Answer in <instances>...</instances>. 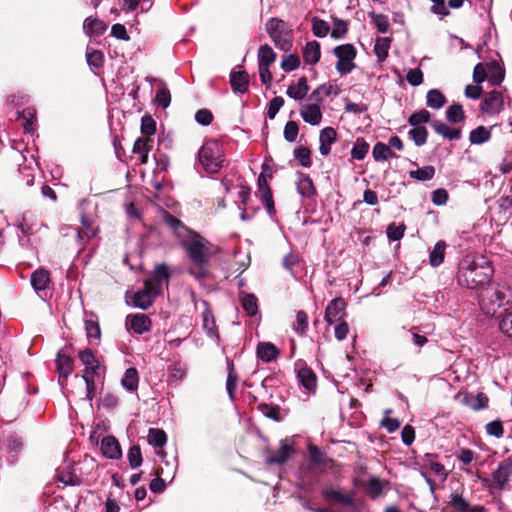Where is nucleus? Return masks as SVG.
<instances>
[{
  "label": "nucleus",
  "mask_w": 512,
  "mask_h": 512,
  "mask_svg": "<svg viewBox=\"0 0 512 512\" xmlns=\"http://www.w3.org/2000/svg\"><path fill=\"white\" fill-rule=\"evenodd\" d=\"M494 274L490 260L480 254H467L458 263L456 280L459 286L478 289L488 284Z\"/></svg>",
  "instance_id": "obj_1"
},
{
  "label": "nucleus",
  "mask_w": 512,
  "mask_h": 512,
  "mask_svg": "<svg viewBox=\"0 0 512 512\" xmlns=\"http://www.w3.org/2000/svg\"><path fill=\"white\" fill-rule=\"evenodd\" d=\"M181 244L190 260L188 273L199 281L207 278L210 272V258L216 254V247L195 232H189Z\"/></svg>",
  "instance_id": "obj_2"
},
{
  "label": "nucleus",
  "mask_w": 512,
  "mask_h": 512,
  "mask_svg": "<svg viewBox=\"0 0 512 512\" xmlns=\"http://www.w3.org/2000/svg\"><path fill=\"white\" fill-rule=\"evenodd\" d=\"M479 304L486 316H494L501 307L512 304V291L506 285L490 286L481 292Z\"/></svg>",
  "instance_id": "obj_3"
},
{
  "label": "nucleus",
  "mask_w": 512,
  "mask_h": 512,
  "mask_svg": "<svg viewBox=\"0 0 512 512\" xmlns=\"http://www.w3.org/2000/svg\"><path fill=\"white\" fill-rule=\"evenodd\" d=\"M224 162L222 145L216 140L206 141L198 152V163L209 174L217 173Z\"/></svg>",
  "instance_id": "obj_4"
},
{
  "label": "nucleus",
  "mask_w": 512,
  "mask_h": 512,
  "mask_svg": "<svg viewBox=\"0 0 512 512\" xmlns=\"http://www.w3.org/2000/svg\"><path fill=\"white\" fill-rule=\"evenodd\" d=\"M265 29L276 48L283 52L291 50L293 30L288 23L280 18L272 17L267 20Z\"/></svg>",
  "instance_id": "obj_5"
},
{
  "label": "nucleus",
  "mask_w": 512,
  "mask_h": 512,
  "mask_svg": "<svg viewBox=\"0 0 512 512\" xmlns=\"http://www.w3.org/2000/svg\"><path fill=\"white\" fill-rule=\"evenodd\" d=\"M334 55L338 61L336 63V70L340 74H348L354 68V59L356 57V49L352 44H343L334 48Z\"/></svg>",
  "instance_id": "obj_6"
},
{
  "label": "nucleus",
  "mask_w": 512,
  "mask_h": 512,
  "mask_svg": "<svg viewBox=\"0 0 512 512\" xmlns=\"http://www.w3.org/2000/svg\"><path fill=\"white\" fill-rule=\"evenodd\" d=\"M170 278V271L166 264H158L155 266L153 274L150 278L145 280L144 286L150 291V293L158 296L164 283H167Z\"/></svg>",
  "instance_id": "obj_7"
},
{
  "label": "nucleus",
  "mask_w": 512,
  "mask_h": 512,
  "mask_svg": "<svg viewBox=\"0 0 512 512\" xmlns=\"http://www.w3.org/2000/svg\"><path fill=\"white\" fill-rule=\"evenodd\" d=\"M294 366L299 384L307 392H314L317 385V378L313 370L309 368L303 360H297Z\"/></svg>",
  "instance_id": "obj_8"
},
{
  "label": "nucleus",
  "mask_w": 512,
  "mask_h": 512,
  "mask_svg": "<svg viewBox=\"0 0 512 512\" xmlns=\"http://www.w3.org/2000/svg\"><path fill=\"white\" fill-rule=\"evenodd\" d=\"M294 454L293 443L285 438L280 441V447L275 451H270L266 456V463L270 465H283Z\"/></svg>",
  "instance_id": "obj_9"
},
{
  "label": "nucleus",
  "mask_w": 512,
  "mask_h": 512,
  "mask_svg": "<svg viewBox=\"0 0 512 512\" xmlns=\"http://www.w3.org/2000/svg\"><path fill=\"white\" fill-rule=\"evenodd\" d=\"M512 476V458L505 459L498 464L497 469L492 473L493 486L504 490Z\"/></svg>",
  "instance_id": "obj_10"
},
{
  "label": "nucleus",
  "mask_w": 512,
  "mask_h": 512,
  "mask_svg": "<svg viewBox=\"0 0 512 512\" xmlns=\"http://www.w3.org/2000/svg\"><path fill=\"white\" fill-rule=\"evenodd\" d=\"M346 302L342 297H336L330 301L325 309L324 319L331 325L339 321L345 315Z\"/></svg>",
  "instance_id": "obj_11"
},
{
  "label": "nucleus",
  "mask_w": 512,
  "mask_h": 512,
  "mask_svg": "<svg viewBox=\"0 0 512 512\" xmlns=\"http://www.w3.org/2000/svg\"><path fill=\"white\" fill-rule=\"evenodd\" d=\"M438 455L433 453H427L421 458V468L427 469L440 478L442 482L446 481L448 472L445 467L438 460Z\"/></svg>",
  "instance_id": "obj_12"
},
{
  "label": "nucleus",
  "mask_w": 512,
  "mask_h": 512,
  "mask_svg": "<svg viewBox=\"0 0 512 512\" xmlns=\"http://www.w3.org/2000/svg\"><path fill=\"white\" fill-rule=\"evenodd\" d=\"M504 99L499 91L489 92L481 103V110L487 114H498L503 109Z\"/></svg>",
  "instance_id": "obj_13"
},
{
  "label": "nucleus",
  "mask_w": 512,
  "mask_h": 512,
  "mask_svg": "<svg viewBox=\"0 0 512 512\" xmlns=\"http://www.w3.org/2000/svg\"><path fill=\"white\" fill-rule=\"evenodd\" d=\"M258 191L257 194L266 208L269 215L275 213L274 201L272 197V192L268 186L267 180L263 174H260L257 181Z\"/></svg>",
  "instance_id": "obj_14"
},
{
  "label": "nucleus",
  "mask_w": 512,
  "mask_h": 512,
  "mask_svg": "<svg viewBox=\"0 0 512 512\" xmlns=\"http://www.w3.org/2000/svg\"><path fill=\"white\" fill-rule=\"evenodd\" d=\"M126 325L136 334H143L151 329V320L146 314H135L127 317Z\"/></svg>",
  "instance_id": "obj_15"
},
{
  "label": "nucleus",
  "mask_w": 512,
  "mask_h": 512,
  "mask_svg": "<svg viewBox=\"0 0 512 512\" xmlns=\"http://www.w3.org/2000/svg\"><path fill=\"white\" fill-rule=\"evenodd\" d=\"M201 304L204 307L202 311V326L205 330L206 334L210 338H218L219 335L216 330L215 318L212 312V309L207 301L202 300Z\"/></svg>",
  "instance_id": "obj_16"
},
{
  "label": "nucleus",
  "mask_w": 512,
  "mask_h": 512,
  "mask_svg": "<svg viewBox=\"0 0 512 512\" xmlns=\"http://www.w3.org/2000/svg\"><path fill=\"white\" fill-rule=\"evenodd\" d=\"M101 452L108 459H119L122 455L120 444L114 436H106L100 445Z\"/></svg>",
  "instance_id": "obj_17"
},
{
  "label": "nucleus",
  "mask_w": 512,
  "mask_h": 512,
  "mask_svg": "<svg viewBox=\"0 0 512 512\" xmlns=\"http://www.w3.org/2000/svg\"><path fill=\"white\" fill-rule=\"evenodd\" d=\"M450 506L456 512H487L482 505L470 506V504L458 493H452L450 496Z\"/></svg>",
  "instance_id": "obj_18"
},
{
  "label": "nucleus",
  "mask_w": 512,
  "mask_h": 512,
  "mask_svg": "<svg viewBox=\"0 0 512 512\" xmlns=\"http://www.w3.org/2000/svg\"><path fill=\"white\" fill-rule=\"evenodd\" d=\"M300 115L306 123L313 126L319 125L322 120V113L318 103L303 105Z\"/></svg>",
  "instance_id": "obj_19"
},
{
  "label": "nucleus",
  "mask_w": 512,
  "mask_h": 512,
  "mask_svg": "<svg viewBox=\"0 0 512 512\" xmlns=\"http://www.w3.org/2000/svg\"><path fill=\"white\" fill-rule=\"evenodd\" d=\"M322 495L328 501H333V502H336V503H340V504H342L343 506H346V507H354L355 506L354 499L352 498V496L343 493L339 489L325 488L322 491Z\"/></svg>",
  "instance_id": "obj_20"
},
{
  "label": "nucleus",
  "mask_w": 512,
  "mask_h": 512,
  "mask_svg": "<svg viewBox=\"0 0 512 512\" xmlns=\"http://www.w3.org/2000/svg\"><path fill=\"white\" fill-rule=\"evenodd\" d=\"M74 359L67 355L63 350L57 353L56 368L60 378H68L73 371Z\"/></svg>",
  "instance_id": "obj_21"
},
{
  "label": "nucleus",
  "mask_w": 512,
  "mask_h": 512,
  "mask_svg": "<svg viewBox=\"0 0 512 512\" xmlns=\"http://www.w3.org/2000/svg\"><path fill=\"white\" fill-rule=\"evenodd\" d=\"M296 182L297 192L306 198H312L316 194L314 183L309 175L299 172Z\"/></svg>",
  "instance_id": "obj_22"
},
{
  "label": "nucleus",
  "mask_w": 512,
  "mask_h": 512,
  "mask_svg": "<svg viewBox=\"0 0 512 512\" xmlns=\"http://www.w3.org/2000/svg\"><path fill=\"white\" fill-rule=\"evenodd\" d=\"M337 133L336 130L332 127H326L320 132L319 141L320 147L319 151L321 155L327 156L331 151V145L336 141Z\"/></svg>",
  "instance_id": "obj_23"
},
{
  "label": "nucleus",
  "mask_w": 512,
  "mask_h": 512,
  "mask_svg": "<svg viewBox=\"0 0 512 512\" xmlns=\"http://www.w3.org/2000/svg\"><path fill=\"white\" fill-rule=\"evenodd\" d=\"M156 296L144 286L143 289L136 291L132 297V305L136 308L146 310L153 304Z\"/></svg>",
  "instance_id": "obj_24"
},
{
  "label": "nucleus",
  "mask_w": 512,
  "mask_h": 512,
  "mask_svg": "<svg viewBox=\"0 0 512 512\" xmlns=\"http://www.w3.org/2000/svg\"><path fill=\"white\" fill-rule=\"evenodd\" d=\"M30 282L33 289L37 293L44 291L48 287V284L50 283L49 271L43 268L35 270L31 274Z\"/></svg>",
  "instance_id": "obj_25"
},
{
  "label": "nucleus",
  "mask_w": 512,
  "mask_h": 512,
  "mask_svg": "<svg viewBox=\"0 0 512 512\" xmlns=\"http://www.w3.org/2000/svg\"><path fill=\"white\" fill-rule=\"evenodd\" d=\"M80 361L85 366L84 373L94 376L99 368V361L96 359L91 349H84L78 355Z\"/></svg>",
  "instance_id": "obj_26"
},
{
  "label": "nucleus",
  "mask_w": 512,
  "mask_h": 512,
  "mask_svg": "<svg viewBox=\"0 0 512 512\" xmlns=\"http://www.w3.org/2000/svg\"><path fill=\"white\" fill-rule=\"evenodd\" d=\"M230 84L234 92L244 93L248 89L249 76L246 71H233L230 75Z\"/></svg>",
  "instance_id": "obj_27"
},
{
  "label": "nucleus",
  "mask_w": 512,
  "mask_h": 512,
  "mask_svg": "<svg viewBox=\"0 0 512 512\" xmlns=\"http://www.w3.org/2000/svg\"><path fill=\"white\" fill-rule=\"evenodd\" d=\"M107 25L98 18L87 17L83 23V30L88 36H101L105 33Z\"/></svg>",
  "instance_id": "obj_28"
},
{
  "label": "nucleus",
  "mask_w": 512,
  "mask_h": 512,
  "mask_svg": "<svg viewBox=\"0 0 512 512\" xmlns=\"http://www.w3.org/2000/svg\"><path fill=\"white\" fill-rule=\"evenodd\" d=\"M431 127L434 131L449 140H458L461 137V130L456 128H450L445 123L439 120H433L430 122Z\"/></svg>",
  "instance_id": "obj_29"
},
{
  "label": "nucleus",
  "mask_w": 512,
  "mask_h": 512,
  "mask_svg": "<svg viewBox=\"0 0 512 512\" xmlns=\"http://www.w3.org/2000/svg\"><path fill=\"white\" fill-rule=\"evenodd\" d=\"M321 57L320 44L313 40L306 43L303 49V59L305 63L313 65L319 62Z\"/></svg>",
  "instance_id": "obj_30"
},
{
  "label": "nucleus",
  "mask_w": 512,
  "mask_h": 512,
  "mask_svg": "<svg viewBox=\"0 0 512 512\" xmlns=\"http://www.w3.org/2000/svg\"><path fill=\"white\" fill-rule=\"evenodd\" d=\"M279 354L276 346L270 342H261L257 346V356L263 362H271L277 358Z\"/></svg>",
  "instance_id": "obj_31"
},
{
  "label": "nucleus",
  "mask_w": 512,
  "mask_h": 512,
  "mask_svg": "<svg viewBox=\"0 0 512 512\" xmlns=\"http://www.w3.org/2000/svg\"><path fill=\"white\" fill-rule=\"evenodd\" d=\"M309 87L307 84L306 77H301L298 79L296 85H290L287 88L286 94L288 97L295 100H302L306 97L308 93Z\"/></svg>",
  "instance_id": "obj_32"
},
{
  "label": "nucleus",
  "mask_w": 512,
  "mask_h": 512,
  "mask_svg": "<svg viewBox=\"0 0 512 512\" xmlns=\"http://www.w3.org/2000/svg\"><path fill=\"white\" fill-rule=\"evenodd\" d=\"M152 148V141L149 138H138L133 145V152L140 157L141 164L148 162V154Z\"/></svg>",
  "instance_id": "obj_33"
},
{
  "label": "nucleus",
  "mask_w": 512,
  "mask_h": 512,
  "mask_svg": "<svg viewBox=\"0 0 512 512\" xmlns=\"http://www.w3.org/2000/svg\"><path fill=\"white\" fill-rule=\"evenodd\" d=\"M122 386L129 392H134L138 389L139 374L136 368H128L121 380Z\"/></svg>",
  "instance_id": "obj_34"
},
{
  "label": "nucleus",
  "mask_w": 512,
  "mask_h": 512,
  "mask_svg": "<svg viewBox=\"0 0 512 512\" xmlns=\"http://www.w3.org/2000/svg\"><path fill=\"white\" fill-rule=\"evenodd\" d=\"M446 243L442 240L438 241L429 254V264L432 267H438L444 262Z\"/></svg>",
  "instance_id": "obj_35"
},
{
  "label": "nucleus",
  "mask_w": 512,
  "mask_h": 512,
  "mask_svg": "<svg viewBox=\"0 0 512 512\" xmlns=\"http://www.w3.org/2000/svg\"><path fill=\"white\" fill-rule=\"evenodd\" d=\"M258 66L270 67L276 60V53L268 44H263L258 49Z\"/></svg>",
  "instance_id": "obj_36"
},
{
  "label": "nucleus",
  "mask_w": 512,
  "mask_h": 512,
  "mask_svg": "<svg viewBox=\"0 0 512 512\" xmlns=\"http://www.w3.org/2000/svg\"><path fill=\"white\" fill-rule=\"evenodd\" d=\"M445 95L439 89H431L426 95V105L431 108L438 110L442 108L446 103Z\"/></svg>",
  "instance_id": "obj_37"
},
{
  "label": "nucleus",
  "mask_w": 512,
  "mask_h": 512,
  "mask_svg": "<svg viewBox=\"0 0 512 512\" xmlns=\"http://www.w3.org/2000/svg\"><path fill=\"white\" fill-rule=\"evenodd\" d=\"M372 155L377 162H383L389 158L396 157V154L392 151L390 146L382 142H377L374 145Z\"/></svg>",
  "instance_id": "obj_38"
},
{
  "label": "nucleus",
  "mask_w": 512,
  "mask_h": 512,
  "mask_svg": "<svg viewBox=\"0 0 512 512\" xmlns=\"http://www.w3.org/2000/svg\"><path fill=\"white\" fill-rule=\"evenodd\" d=\"M391 39L389 37H378L374 45V53L379 62H383L388 57Z\"/></svg>",
  "instance_id": "obj_39"
},
{
  "label": "nucleus",
  "mask_w": 512,
  "mask_h": 512,
  "mask_svg": "<svg viewBox=\"0 0 512 512\" xmlns=\"http://www.w3.org/2000/svg\"><path fill=\"white\" fill-rule=\"evenodd\" d=\"M147 441L155 448H163L167 442V435L161 429L150 428L147 435Z\"/></svg>",
  "instance_id": "obj_40"
},
{
  "label": "nucleus",
  "mask_w": 512,
  "mask_h": 512,
  "mask_svg": "<svg viewBox=\"0 0 512 512\" xmlns=\"http://www.w3.org/2000/svg\"><path fill=\"white\" fill-rule=\"evenodd\" d=\"M491 138V132L488 128L484 126H478L476 129L472 130L469 134V141L471 144L480 145Z\"/></svg>",
  "instance_id": "obj_41"
},
{
  "label": "nucleus",
  "mask_w": 512,
  "mask_h": 512,
  "mask_svg": "<svg viewBox=\"0 0 512 512\" xmlns=\"http://www.w3.org/2000/svg\"><path fill=\"white\" fill-rule=\"evenodd\" d=\"M464 402L471 409L478 411L488 406L489 399L486 394L480 392L476 396H466Z\"/></svg>",
  "instance_id": "obj_42"
},
{
  "label": "nucleus",
  "mask_w": 512,
  "mask_h": 512,
  "mask_svg": "<svg viewBox=\"0 0 512 512\" xmlns=\"http://www.w3.org/2000/svg\"><path fill=\"white\" fill-rule=\"evenodd\" d=\"M4 449L11 454V456H16L23 448V441L22 439L15 435L11 434L7 436V438L4 440Z\"/></svg>",
  "instance_id": "obj_43"
},
{
  "label": "nucleus",
  "mask_w": 512,
  "mask_h": 512,
  "mask_svg": "<svg viewBox=\"0 0 512 512\" xmlns=\"http://www.w3.org/2000/svg\"><path fill=\"white\" fill-rule=\"evenodd\" d=\"M408 174L410 178L415 179L417 181H428L434 177L435 168L431 165H428L422 168H417L415 170H410Z\"/></svg>",
  "instance_id": "obj_44"
},
{
  "label": "nucleus",
  "mask_w": 512,
  "mask_h": 512,
  "mask_svg": "<svg viewBox=\"0 0 512 512\" xmlns=\"http://www.w3.org/2000/svg\"><path fill=\"white\" fill-rule=\"evenodd\" d=\"M82 227L77 230V237L80 242L91 239L95 236V230L92 227L90 220L86 216L81 218Z\"/></svg>",
  "instance_id": "obj_45"
},
{
  "label": "nucleus",
  "mask_w": 512,
  "mask_h": 512,
  "mask_svg": "<svg viewBox=\"0 0 512 512\" xmlns=\"http://www.w3.org/2000/svg\"><path fill=\"white\" fill-rule=\"evenodd\" d=\"M368 16L372 20L373 24L375 25L379 33L385 34L389 31L390 24L388 17L386 15L375 13L372 11L369 12Z\"/></svg>",
  "instance_id": "obj_46"
},
{
  "label": "nucleus",
  "mask_w": 512,
  "mask_h": 512,
  "mask_svg": "<svg viewBox=\"0 0 512 512\" xmlns=\"http://www.w3.org/2000/svg\"><path fill=\"white\" fill-rule=\"evenodd\" d=\"M446 118L450 123L462 122L465 118L462 105L453 103L446 109Z\"/></svg>",
  "instance_id": "obj_47"
},
{
  "label": "nucleus",
  "mask_w": 512,
  "mask_h": 512,
  "mask_svg": "<svg viewBox=\"0 0 512 512\" xmlns=\"http://www.w3.org/2000/svg\"><path fill=\"white\" fill-rule=\"evenodd\" d=\"M241 305L249 316H255L258 313V300L253 294H245L241 298Z\"/></svg>",
  "instance_id": "obj_48"
},
{
  "label": "nucleus",
  "mask_w": 512,
  "mask_h": 512,
  "mask_svg": "<svg viewBox=\"0 0 512 512\" xmlns=\"http://www.w3.org/2000/svg\"><path fill=\"white\" fill-rule=\"evenodd\" d=\"M430 122H432L431 114L426 109H421V110L413 113L408 119V123L412 127H423L421 124L430 123Z\"/></svg>",
  "instance_id": "obj_49"
},
{
  "label": "nucleus",
  "mask_w": 512,
  "mask_h": 512,
  "mask_svg": "<svg viewBox=\"0 0 512 512\" xmlns=\"http://www.w3.org/2000/svg\"><path fill=\"white\" fill-rule=\"evenodd\" d=\"M369 150V144L363 138H357L352 149L351 156L356 160H363Z\"/></svg>",
  "instance_id": "obj_50"
},
{
  "label": "nucleus",
  "mask_w": 512,
  "mask_h": 512,
  "mask_svg": "<svg viewBox=\"0 0 512 512\" xmlns=\"http://www.w3.org/2000/svg\"><path fill=\"white\" fill-rule=\"evenodd\" d=\"M332 23L331 37L334 39H342L348 32V23L337 17H332Z\"/></svg>",
  "instance_id": "obj_51"
},
{
  "label": "nucleus",
  "mask_w": 512,
  "mask_h": 512,
  "mask_svg": "<svg viewBox=\"0 0 512 512\" xmlns=\"http://www.w3.org/2000/svg\"><path fill=\"white\" fill-rule=\"evenodd\" d=\"M383 491V484L379 478H371L366 485V495L371 499L378 498Z\"/></svg>",
  "instance_id": "obj_52"
},
{
  "label": "nucleus",
  "mask_w": 512,
  "mask_h": 512,
  "mask_svg": "<svg viewBox=\"0 0 512 512\" xmlns=\"http://www.w3.org/2000/svg\"><path fill=\"white\" fill-rule=\"evenodd\" d=\"M312 32L316 37L323 38L330 32L329 24L318 17L312 19Z\"/></svg>",
  "instance_id": "obj_53"
},
{
  "label": "nucleus",
  "mask_w": 512,
  "mask_h": 512,
  "mask_svg": "<svg viewBox=\"0 0 512 512\" xmlns=\"http://www.w3.org/2000/svg\"><path fill=\"white\" fill-rule=\"evenodd\" d=\"M408 135L414 141L415 145L422 146L427 141L428 132L425 127H412Z\"/></svg>",
  "instance_id": "obj_54"
},
{
  "label": "nucleus",
  "mask_w": 512,
  "mask_h": 512,
  "mask_svg": "<svg viewBox=\"0 0 512 512\" xmlns=\"http://www.w3.org/2000/svg\"><path fill=\"white\" fill-rule=\"evenodd\" d=\"M258 410L267 418L274 421H280V408L276 405H270L266 403L259 404Z\"/></svg>",
  "instance_id": "obj_55"
},
{
  "label": "nucleus",
  "mask_w": 512,
  "mask_h": 512,
  "mask_svg": "<svg viewBox=\"0 0 512 512\" xmlns=\"http://www.w3.org/2000/svg\"><path fill=\"white\" fill-rule=\"evenodd\" d=\"M127 458L131 468L135 469L142 465V453L139 445H133L130 447Z\"/></svg>",
  "instance_id": "obj_56"
},
{
  "label": "nucleus",
  "mask_w": 512,
  "mask_h": 512,
  "mask_svg": "<svg viewBox=\"0 0 512 512\" xmlns=\"http://www.w3.org/2000/svg\"><path fill=\"white\" fill-rule=\"evenodd\" d=\"M300 66V58L296 54H288L282 57L281 68L285 72L296 70Z\"/></svg>",
  "instance_id": "obj_57"
},
{
  "label": "nucleus",
  "mask_w": 512,
  "mask_h": 512,
  "mask_svg": "<svg viewBox=\"0 0 512 512\" xmlns=\"http://www.w3.org/2000/svg\"><path fill=\"white\" fill-rule=\"evenodd\" d=\"M294 157L305 168H309L312 165L310 150L307 147L296 148L294 150Z\"/></svg>",
  "instance_id": "obj_58"
},
{
  "label": "nucleus",
  "mask_w": 512,
  "mask_h": 512,
  "mask_svg": "<svg viewBox=\"0 0 512 512\" xmlns=\"http://www.w3.org/2000/svg\"><path fill=\"white\" fill-rule=\"evenodd\" d=\"M307 328H308V316H307L306 312L300 310L296 314V320L293 325V329L299 335H303V334H305Z\"/></svg>",
  "instance_id": "obj_59"
},
{
  "label": "nucleus",
  "mask_w": 512,
  "mask_h": 512,
  "mask_svg": "<svg viewBox=\"0 0 512 512\" xmlns=\"http://www.w3.org/2000/svg\"><path fill=\"white\" fill-rule=\"evenodd\" d=\"M332 92V86L331 85H321L318 88H316L310 95V100L315 101L316 103L320 104L323 102L325 97H328Z\"/></svg>",
  "instance_id": "obj_60"
},
{
  "label": "nucleus",
  "mask_w": 512,
  "mask_h": 512,
  "mask_svg": "<svg viewBox=\"0 0 512 512\" xmlns=\"http://www.w3.org/2000/svg\"><path fill=\"white\" fill-rule=\"evenodd\" d=\"M21 117L25 120L23 123L24 130L31 132L34 122L36 121V111L33 108H26L21 112Z\"/></svg>",
  "instance_id": "obj_61"
},
{
  "label": "nucleus",
  "mask_w": 512,
  "mask_h": 512,
  "mask_svg": "<svg viewBox=\"0 0 512 512\" xmlns=\"http://www.w3.org/2000/svg\"><path fill=\"white\" fill-rule=\"evenodd\" d=\"M485 431L488 435L501 438L504 435L503 424L500 420H494L485 425Z\"/></svg>",
  "instance_id": "obj_62"
},
{
  "label": "nucleus",
  "mask_w": 512,
  "mask_h": 512,
  "mask_svg": "<svg viewBox=\"0 0 512 512\" xmlns=\"http://www.w3.org/2000/svg\"><path fill=\"white\" fill-rule=\"evenodd\" d=\"M454 455L464 465L471 464L476 458V453L468 448H461Z\"/></svg>",
  "instance_id": "obj_63"
},
{
  "label": "nucleus",
  "mask_w": 512,
  "mask_h": 512,
  "mask_svg": "<svg viewBox=\"0 0 512 512\" xmlns=\"http://www.w3.org/2000/svg\"><path fill=\"white\" fill-rule=\"evenodd\" d=\"M499 328L502 333L507 335L508 337H512V311L506 313L499 323Z\"/></svg>",
  "instance_id": "obj_64"
}]
</instances>
